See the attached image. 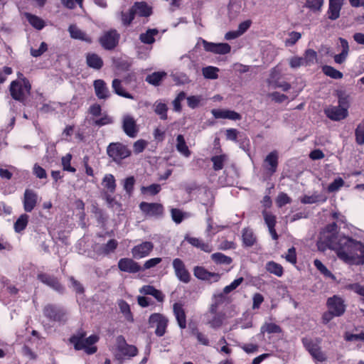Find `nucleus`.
Here are the masks:
<instances>
[{
  "mask_svg": "<svg viewBox=\"0 0 364 364\" xmlns=\"http://www.w3.org/2000/svg\"><path fill=\"white\" fill-rule=\"evenodd\" d=\"M266 269L277 277H281L283 274V267L282 265L273 261L268 262L266 264Z\"/></svg>",
  "mask_w": 364,
  "mask_h": 364,
  "instance_id": "nucleus-42",
  "label": "nucleus"
},
{
  "mask_svg": "<svg viewBox=\"0 0 364 364\" xmlns=\"http://www.w3.org/2000/svg\"><path fill=\"white\" fill-rule=\"evenodd\" d=\"M337 225L336 223H333L330 225H328L325 230H323L320 235L319 240L318 241V247L319 250L324 251L326 248H329L327 240L328 238L333 237L335 239V242H338L339 241V238L335 235L336 232Z\"/></svg>",
  "mask_w": 364,
  "mask_h": 364,
  "instance_id": "nucleus-6",
  "label": "nucleus"
},
{
  "mask_svg": "<svg viewBox=\"0 0 364 364\" xmlns=\"http://www.w3.org/2000/svg\"><path fill=\"white\" fill-rule=\"evenodd\" d=\"M43 314L46 317L54 321L64 322L67 319V314L63 309L51 304L45 306Z\"/></svg>",
  "mask_w": 364,
  "mask_h": 364,
  "instance_id": "nucleus-7",
  "label": "nucleus"
},
{
  "mask_svg": "<svg viewBox=\"0 0 364 364\" xmlns=\"http://www.w3.org/2000/svg\"><path fill=\"white\" fill-rule=\"evenodd\" d=\"M355 140L357 144L362 145L364 144V120H363L355 129Z\"/></svg>",
  "mask_w": 364,
  "mask_h": 364,
  "instance_id": "nucleus-57",
  "label": "nucleus"
},
{
  "mask_svg": "<svg viewBox=\"0 0 364 364\" xmlns=\"http://www.w3.org/2000/svg\"><path fill=\"white\" fill-rule=\"evenodd\" d=\"M262 332H267L268 333H279L282 332V328L279 326L273 323H265L261 328Z\"/></svg>",
  "mask_w": 364,
  "mask_h": 364,
  "instance_id": "nucleus-52",
  "label": "nucleus"
},
{
  "mask_svg": "<svg viewBox=\"0 0 364 364\" xmlns=\"http://www.w3.org/2000/svg\"><path fill=\"white\" fill-rule=\"evenodd\" d=\"M107 153L116 162L121 161L131 154V151L127 146L118 142L111 143L107 146Z\"/></svg>",
  "mask_w": 364,
  "mask_h": 364,
  "instance_id": "nucleus-5",
  "label": "nucleus"
},
{
  "mask_svg": "<svg viewBox=\"0 0 364 364\" xmlns=\"http://www.w3.org/2000/svg\"><path fill=\"white\" fill-rule=\"evenodd\" d=\"M102 184L110 193L115 191L116 181L112 174H106L102 179Z\"/></svg>",
  "mask_w": 364,
  "mask_h": 364,
  "instance_id": "nucleus-37",
  "label": "nucleus"
},
{
  "mask_svg": "<svg viewBox=\"0 0 364 364\" xmlns=\"http://www.w3.org/2000/svg\"><path fill=\"white\" fill-rule=\"evenodd\" d=\"M165 72H154L149 75L146 77V81L151 85L157 86L160 84L161 81L166 76Z\"/></svg>",
  "mask_w": 364,
  "mask_h": 364,
  "instance_id": "nucleus-38",
  "label": "nucleus"
},
{
  "mask_svg": "<svg viewBox=\"0 0 364 364\" xmlns=\"http://www.w3.org/2000/svg\"><path fill=\"white\" fill-rule=\"evenodd\" d=\"M322 70L325 75L333 79H341L343 77L342 73L331 66L325 65L323 67Z\"/></svg>",
  "mask_w": 364,
  "mask_h": 364,
  "instance_id": "nucleus-49",
  "label": "nucleus"
},
{
  "mask_svg": "<svg viewBox=\"0 0 364 364\" xmlns=\"http://www.w3.org/2000/svg\"><path fill=\"white\" fill-rule=\"evenodd\" d=\"M327 306L328 310L333 313L336 316L343 315L346 310L344 301L338 296L328 298L327 300Z\"/></svg>",
  "mask_w": 364,
  "mask_h": 364,
  "instance_id": "nucleus-13",
  "label": "nucleus"
},
{
  "mask_svg": "<svg viewBox=\"0 0 364 364\" xmlns=\"http://www.w3.org/2000/svg\"><path fill=\"white\" fill-rule=\"evenodd\" d=\"M212 259L218 264H229L232 262V259L230 257L225 255L223 253L217 252L211 255Z\"/></svg>",
  "mask_w": 364,
  "mask_h": 364,
  "instance_id": "nucleus-51",
  "label": "nucleus"
},
{
  "mask_svg": "<svg viewBox=\"0 0 364 364\" xmlns=\"http://www.w3.org/2000/svg\"><path fill=\"white\" fill-rule=\"evenodd\" d=\"M331 237L327 240L329 249L336 251L338 257L351 265L364 264V244L349 237L342 236L338 242Z\"/></svg>",
  "mask_w": 364,
  "mask_h": 364,
  "instance_id": "nucleus-1",
  "label": "nucleus"
},
{
  "mask_svg": "<svg viewBox=\"0 0 364 364\" xmlns=\"http://www.w3.org/2000/svg\"><path fill=\"white\" fill-rule=\"evenodd\" d=\"M213 316L212 318L208 319V323L210 326L213 328H217L221 326L223 324V321L224 319V316L222 314H217L216 312L215 314H210Z\"/></svg>",
  "mask_w": 364,
  "mask_h": 364,
  "instance_id": "nucleus-55",
  "label": "nucleus"
},
{
  "mask_svg": "<svg viewBox=\"0 0 364 364\" xmlns=\"http://www.w3.org/2000/svg\"><path fill=\"white\" fill-rule=\"evenodd\" d=\"M117 245V241L116 240L112 239L109 240L105 245L100 246L99 248H96V250L101 254L107 255L114 252Z\"/></svg>",
  "mask_w": 364,
  "mask_h": 364,
  "instance_id": "nucleus-40",
  "label": "nucleus"
},
{
  "mask_svg": "<svg viewBox=\"0 0 364 364\" xmlns=\"http://www.w3.org/2000/svg\"><path fill=\"white\" fill-rule=\"evenodd\" d=\"M314 266L316 269L326 277L331 278L333 280L336 279L335 276L326 268V267L318 259H315L314 262Z\"/></svg>",
  "mask_w": 364,
  "mask_h": 364,
  "instance_id": "nucleus-44",
  "label": "nucleus"
},
{
  "mask_svg": "<svg viewBox=\"0 0 364 364\" xmlns=\"http://www.w3.org/2000/svg\"><path fill=\"white\" fill-rule=\"evenodd\" d=\"M118 267L122 272L136 273L141 270L140 265L130 258H122L119 260Z\"/></svg>",
  "mask_w": 364,
  "mask_h": 364,
  "instance_id": "nucleus-22",
  "label": "nucleus"
},
{
  "mask_svg": "<svg viewBox=\"0 0 364 364\" xmlns=\"http://www.w3.org/2000/svg\"><path fill=\"white\" fill-rule=\"evenodd\" d=\"M159 33L157 29H148L146 33L140 34V41L146 44H152L154 41V36Z\"/></svg>",
  "mask_w": 364,
  "mask_h": 364,
  "instance_id": "nucleus-39",
  "label": "nucleus"
},
{
  "mask_svg": "<svg viewBox=\"0 0 364 364\" xmlns=\"http://www.w3.org/2000/svg\"><path fill=\"white\" fill-rule=\"evenodd\" d=\"M68 31L73 38L81 40L87 43L92 42L91 38L75 25H70L68 28Z\"/></svg>",
  "mask_w": 364,
  "mask_h": 364,
  "instance_id": "nucleus-29",
  "label": "nucleus"
},
{
  "mask_svg": "<svg viewBox=\"0 0 364 364\" xmlns=\"http://www.w3.org/2000/svg\"><path fill=\"white\" fill-rule=\"evenodd\" d=\"M301 37L299 32L292 31L289 34V37L285 40V45L291 46L294 45Z\"/></svg>",
  "mask_w": 364,
  "mask_h": 364,
  "instance_id": "nucleus-63",
  "label": "nucleus"
},
{
  "mask_svg": "<svg viewBox=\"0 0 364 364\" xmlns=\"http://www.w3.org/2000/svg\"><path fill=\"white\" fill-rule=\"evenodd\" d=\"M154 249L151 242L146 241L134 246L132 249V254L135 259H141L148 256Z\"/></svg>",
  "mask_w": 364,
  "mask_h": 364,
  "instance_id": "nucleus-16",
  "label": "nucleus"
},
{
  "mask_svg": "<svg viewBox=\"0 0 364 364\" xmlns=\"http://www.w3.org/2000/svg\"><path fill=\"white\" fill-rule=\"evenodd\" d=\"M279 154L277 151H271L265 157L263 163V168L267 174L273 175L277 169Z\"/></svg>",
  "mask_w": 364,
  "mask_h": 364,
  "instance_id": "nucleus-14",
  "label": "nucleus"
},
{
  "mask_svg": "<svg viewBox=\"0 0 364 364\" xmlns=\"http://www.w3.org/2000/svg\"><path fill=\"white\" fill-rule=\"evenodd\" d=\"M326 196L315 192L311 196H304L302 197L301 202L304 204L323 203L326 200Z\"/></svg>",
  "mask_w": 364,
  "mask_h": 364,
  "instance_id": "nucleus-33",
  "label": "nucleus"
},
{
  "mask_svg": "<svg viewBox=\"0 0 364 364\" xmlns=\"http://www.w3.org/2000/svg\"><path fill=\"white\" fill-rule=\"evenodd\" d=\"M303 343L314 359L321 362L326 360V356L318 344L309 339H303Z\"/></svg>",
  "mask_w": 364,
  "mask_h": 364,
  "instance_id": "nucleus-21",
  "label": "nucleus"
},
{
  "mask_svg": "<svg viewBox=\"0 0 364 364\" xmlns=\"http://www.w3.org/2000/svg\"><path fill=\"white\" fill-rule=\"evenodd\" d=\"M346 288L348 290L353 291L357 294L360 295L361 301L364 303V287L358 283L349 284L346 286Z\"/></svg>",
  "mask_w": 364,
  "mask_h": 364,
  "instance_id": "nucleus-59",
  "label": "nucleus"
},
{
  "mask_svg": "<svg viewBox=\"0 0 364 364\" xmlns=\"http://www.w3.org/2000/svg\"><path fill=\"white\" fill-rule=\"evenodd\" d=\"M121 20L122 24L124 26H129L134 21H136L132 9H130L128 12H122L121 13Z\"/></svg>",
  "mask_w": 364,
  "mask_h": 364,
  "instance_id": "nucleus-56",
  "label": "nucleus"
},
{
  "mask_svg": "<svg viewBox=\"0 0 364 364\" xmlns=\"http://www.w3.org/2000/svg\"><path fill=\"white\" fill-rule=\"evenodd\" d=\"M139 208L143 213L149 217L161 218L164 212V206L157 203L141 202Z\"/></svg>",
  "mask_w": 364,
  "mask_h": 364,
  "instance_id": "nucleus-9",
  "label": "nucleus"
},
{
  "mask_svg": "<svg viewBox=\"0 0 364 364\" xmlns=\"http://www.w3.org/2000/svg\"><path fill=\"white\" fill-rule=\"evenodd\" d=\"M38 279L42 283L46 284L58 292L62 293L64 290L63 287L59 283L58 279L53 276L47 274H39L38 275Z\"/></svg>",
  "mask_w": 364,
  "mask_h": 364,
  "instance_id": "nucleus-23",
  "label": "nucleus"
},
{
  "mask_svg": "<svg viewBox=\"0 0 364 364\" xmlns=\"http://www.w3.org/2000/svg\"><path fill=\"white\" fill-rule=\"evenodd\" d=\"M227 160L225 155L215 156L211 158V161L213 163V168L215 171L221 170L223 168L224 163Z\"/></svg>",
  "mask_w": 364,
  "mask_h": 364,
  "instance_id": "nucleus-50",
  "label": "nucleus"
},
{
  "mask_svg": "<svg viewBox=\"0 0 364 364\" xmlns=\"http://www.w3.org/2000/svg\"><path fill=\"white\" fill-rule=\"evenodd\" d=\"M86 62L89 67L100 70L103 66L102 59L96 53H87Z\"/></svg>",
  "mask_w": 364,
  "mask_h": 364,
  "instance_id": "nucleus-30",
  "label": "nucleus"
},
{
  "mask_svg": "<svg viewBox=\"0 0 364 364\" xmlns=\"http://www.w3.org/2000/svg\"><path fill=\"white\" fill-rule=\"evenodd\" d=\"M95 92L100 100H107L110 97L111 93L105 82L102 80H96L93 83Z\"/></svg>",
  "mask_w": 364,
  "mask_h": 364,
  "instance_id": "nucleus-24",
  "label": "nucleus"
},
{
  "mask_svg": "<svg viewBox=\"0 0 364 364\" xmlns=\"http://www.w3.org/2000/svg\"><path fill=\"white\" fill-rule=\"evenodd\" d=\"M344 181L341 178L338 177L334 179V181L331 183L328 186V191L329 193H335L337 192L341 188L344 186Z\"/></svg>",
  "mask_w": 364,
  "mask_h": 364,
  "instance_id": "nucleus-58",
  "label": "nucleus"
},
{
  "mask_svg": "<svg viewBox=\"0 0 364 364\" xmlns=\"http://www.w3.org/2000/svg\"><path fill=\"white\" fill-rule=\"evenodd\" d=\"M344 0H329L328 17L331 20H336L340 16V11Z\"/></svg>",
  "mask_w": 364,
  "mask_h": 364,
  "instance_id": "nucleus-26",
  "label": "nucleus"
},
{
  "mask_svg": "<svg viewBox=\"0 0 364 364\" xmlns=\"http://www.w3.org/2000/svg\"><path fill=\"white\" fill-rule=\"evenodd\" d=\"M306 5L308 8L314 11H320L323 4V0H306Z\"/></svg>",
  "mask_w": 364,
  "mask_h": 364,
  "instance_id": "nucleus-64",
  "label": "nucleus"
},
{
  "mask_svg": "<svg viewBox=\"0 0 364 364\" xmlns=\"http://www.w3.org/2000/svg\"><path fill=\"white\" fill-rule=\"evenodd\" d=\"M223 292L219 293L214 296V301L210 308V313L215 314L217 311L218 307L220 304L223 303L225 300V296Z\"/></svg>",
  "mask_w": 364,
  "mask_h": 364,
  "instance_id": "nucleus-48",
  "label": "nucleus"
},
{
  "mask_svg": "<svg viewBox=\"0 0 364 364\" xmlns=\"http://www.w3.org/2000/svg\"><path fill=\"white\" fill-rule=\"evenodd\" d=\"M302 58L305 66H310L317 63V53L313 49H307Z\"/></svg>",
  "mask_w": 364,
  "mask_h": 364,
  "instance_id": "nucleus-41",
  "label": "nucleus"
},
{
  "mask_svg": "<svg viewBox=\"0 0 364 364\" xmlns=\"http://www.w3.org/2000/svg\"><path fill=\"white\" fill-rule=\"evenodd\" d=\"M185 240L193 246L199 248L205 252H210L213 251V247L209 243L204 242L199 238L186 236Z\"/></svg>",
  "mask_w": 364,
  "mask_h": 364,
  "instance_id": "nucleus-28",
  "label": "nucleus"
},
{
  "mask_svg": "<svg viewBox=\"0 0 364 364\" xmlns=\"http://www.w3.org/2000/svg\"><path fill=\"white\" fill-rule=\"evenodd\" d=\"M326 116L333 121H340L347 117L348 110L340 106H331L325 109Z\"/></svg>",
  "mask_w": 364,
  "mask_h": 364,
  "instance_id": "nucleus-20",
  "label": "nucleus"
},
{
  "mask_svg": "<svg viewBox=\"0 0 364 364\" xmlns=\"http://www.w3.org/2000/svg\"><path fill=\"white\" fill-rule=\"evenodd\" d=\"M149 326L151 328H156L155 333L158 336H162L166 333L168 320L160 314H153L149 319Z\"/></svg>",
  "mask_w": 364,
  "mask_h": 364,
  "instance_id": "nucleus-8",
  "label": "nucleus"
},
{
  "mask_svg": "<svg viewBox=\"0 0 364 364\" xmlns=\"http://www.w3.org/2000/svg\"><path fill=\"white\" fill-rule=\"evenodd\" d=\"M119 307L126 320L132 322L134 321V318L130 311L129 305L124 301H120L119 302Z\"/></svg>",
  "mask_w": 364,
  "mask_h": 364,
  "instance_id": "nucleus-46",
  "label": "nucleus"
},
{
  "mask_svg": "<svg viewBox=\"0 0 364 364\" xmlns=\"http://www.w3.org/2000/svg\"><path fill=\"white\" fill-rule=\"evenodd\" d=\"M137 20L139 17H147L151 15V8L144 2H136L130 8Z\"/></svg>",
  "mask_w": 364,
  "mask_h": 364,
  "instance_id": "nucleus-25",
  "label": "nucleus"
},
{
  "mask_svg": "<svg viewBox=\"0 0 364 364\" xmlns=\"http://www.w3.org/2000/svg\"><path fill=\"white\" fill-rule=\"evenodd\" d=\"M191 333H192V335H193L196 337V338L199 343H200L201 344H203L204 346H209L210 342H209L208 337L205 334L199 332V331L198 330L197 328H196V327L192 328Z\"/></svg>",
  "mask_w": 364,
  "mask_h": 364,
  "instance_id": "nucleus-61",
  "label": "nucleus"
},
{
  "mask_svg": "<svg viewBox=\"0 0 364 364\" xmlns=\"http://www.w3.org/2000/svg\"><path fill=\"white\" fill-rule=\"evenodd\" d=\"M38 194L34 191L31 189H26L23 198L24 210L28 213L31 212L36 207L38 203Z\"/></svg>",
  "mask_w": 364,
  "mask_h": 364,
  "instance_id": "nucleus-18",
  "label": "nucleus"
},
{
  "mask_svg": "<svg viewBox=\"0 0 364 364\" xmlns=\"http://www.w3.org/2000/svg\"><path fill=\"white\" fill-rule=\"evenodd\" d=\"M119 39V34L117 31L115 29H111L103 33L100 38V43L105 49L112 50L117 46Z\"/></svg>",
  "mask_w": 364,
  "mask_h": 364,
  "instance_id": "nucleus-10",
  "label": "nucleus"
},
{
  "mask_svg": "<svg viewBox=\"0 0 364 364\" xmlns=\"http://www.w3.org/2000/svg\"><path fill=\"white\" fill-rule=\"evenodd\" d=\"M18 79L11 82L9 91L13 99L23 102L30 95L31 86L22 73L18 74Z\"/></svg>",
  "mask_w": 364,
  "mask_h": 364,
  "instance_id": "nucleus-2",
  "label": "nucleus"
},
{
  "mask_svg": "<svg viewBox=\"0 0 364 364\" xmlns=\"http://www.w3.org/2000/svg\"><path fill=\"white\" fill-rule=\"evenodd\" d=\"M71 159L72 155L70 154H67L65 156L62 157V165L65 171L75 172V168L70 166Z\"/></svg>",
  "mask_w": 364,
  "mask_h": 364,
  "instance_id": "nucleus-62",
  "label": "nucleus"
},
{
  "mask_svg": "<svg viewBox=\"0 0 364 364\" xmlns=\"http://www.w3.org/2000/svg\"><path fill=\"white\" fill-rule=\"evenodd\" d=\"M112 87L114 92L119 96H121V97H123L125 98H128V99H132V100L134 99L133 95L125 92V90H124V88L122 85V81L120 80L114 79L112 80Z\"/></svg>",
  "mask_w": 364,
  "mask_h": 364,
  "instance_id": "nucleus-34",
  "label": "nucleus"
},
{
  "mask_svg": "<svg viewBox=\"0 0 364 364\" xmlns=\"http://www.w3.org/2000/svg\"><path fill=\"white\" fill-rule=\"evenodd\" d=\"M122 127L126 133L130 137H135L138 132L136 122L134 118L129 115L125 114L122 118Z\"/></svg>",
  "mask_w": 364,
  "mask_h": 364,
  "instance_id": "nucleus-19",
  "label": "nucleus"
},
{
  "mask_svg": "<svg viewBox=\"0 0 364 364\" xmlns=\"http://www.w3.org/2000/svg\"><path fill=\"white\" fill-rule=\"evenodd\" d=\"M188 106L196 109L203 105V97L201 95H193L186 98Z\"/></svg>",
  "mask_w": 364,
  "mask_h": 364,
  "instance_id": "nucleus-47",
  "label": "nucleus"
},
{
  "mask_svg": "<svg viewBox=\"0 0 364 364\" xmlns=\"http://www.w3.org/2000/svg\"><path fill=\"white\" fill-rule=\"evenodd\" d=\"M193 274L198 279L210 282H216L220 279L218 273L210 272L204 267L198 266L193 269Z\"/></svg>",
  "mask_w": 364,
  "mask_h": 364,
  "instance_id": "nucleus-17",
  "label": "nucleus"
},
{
  "mask_svg": "<svg viewBox=\"0 0 364 364\" xmlns=\"http://www.w3.org/2000/svg\"><path fill=\"white\" fill-rule=\"evenodd\" d=\"M173 309L179 327L181 328H185L186 327V318L182 304L179 303H175L173 304Z\"/></svg>",
  "mask_w": 364,
  "mask_h": 364,
  "instance_id": "nucleus-27",
  "label": "nucleus"
},
{
  "mask_svg": "<svg viewBox=\"0 0 364 364\" xmlns=\"http://www.w3.org/2000/svg\"><path fill=\"white\" fill-rule=\"evenodd\" d=\"M161 191V186L159 184H151L149 186H142L141 191L143 194H147L149 196H155Z\"/></svg>",
  "mask_w": 364,
  "mask_h": 364,
  "instance_id": "nucleus-53",
  "label": "nucleus"
},
{
  "mask_svg": "<svg viewBox=\"0 0 364 364\" xmlns=\"http://www.w3.org/2000/svg\"><path fill=\"white\" fill-rule=\"evenodd\" d=\"M267 83L270 87L273 89L280 88L284 92L288 91L291 87L289 82L281 80L279 72L275 69L271 71Z\"/></svg>",
  "mask_w": 364,
  "mask_h": 364,
  "instance_id": "nucleus-11",
  "label": "nucleus"
},
{
  "mask_svg": "<svg viewBox=\"0 0 364 364\" xmlns=\"http://www.w3.org/2000/svg\"><path fill=\"white\" fill-rule=\"evenodd\" d=\"M173 268L176 277L183 283H188L191 280V274L186 269L183 262L176 258L173 260Z\"/></svg>",
  "mask_w": 364,
  "mask_h": 364,
  "instance_id": "nucleus-12",
  "label": "nucleus"
},
{
  "mask_svg": "<svg viewBox=\"0 0 364 364\" xmlns=\"http://www.w3.org/2000/svg\"><path fill=\"white\" fill-rule=\"evenodd\" d=\"M0 285L2 291L8 292L12 295L16 294L18 292V289L14 286L9 284V281L5 278L1 279Z\"/></svg>",
  "mask_w": 364,
  "mask_h": 364,
  "instance_id": "nucleus-54",
  "label": "nucleus"
},
{
  "mask_svg": "<svg viewBox=\"0 0 364 364\" xmlns=\"http://www.w3.org/2000/svg\"><path fill=\"white\" fill-rule=\"evenodd\" d=\"M85 336L84 332H78L70 338V341L76 350H84L89 355L95 353L97 351V348L92 345L97 342L99 337L96 335H91L85 338Z\"/></svg>",
  "mask_w": 364,
  "mask_h": 364,
  "instance_id": "nucleus-3",
  "label": "nucleus"
},
{
  "mask_svg": "<svg viewBox=\"0 0 364 364\" xmlns=\"http://www.w3.org/2000/svg\"><path fill=\"white\" fill-rule=\"evenodd\" d=\"M153 107L154 112L159 116L161 119H167L168 106L166 103L163 102L161 100H157L154 102Z\"/></svg>",
  "mask_w": 364,
  "mask_h": 364,
  "instance_id": "nucleus-31",
  "label": "nucleus"
},
{
  "mask_svg": "<svg viewBox=\"0 0 364 364\" xmlns=\"http://www.w3.org/2000/svg\"><path fill=\"white\" fill-rule=\"evenodd\" d=\"M202 43L205 50L215 54L224 55L230 53L231 47L225 43H214L202 40Z\"/></svg>",
  "mask_w": 364,
  "mask_h": 364,
  "instance_id": "nucleus-15",
  "label": "nucleus"
},
{
  "mask_svg": "<svg viewBox=\"0 0 364 364\" xmlns=\"http://www.w3.org/2000/svg\"><path fill=\"white\" fill-rule=\"evenodd\" d=\"M219 69L216 67L208 66L202 70L205 78L215 80L218 77V73Z\"/></svg>",
  "mask_w": 364,
  "mask_h": 364,
  "instance_id": "nucleus-45",
  "label": "nucleus"
},
{
  "mask_svg": "<svg viewBox=\"0 0 364 364\" xmlns=\"http://www.w3.org/2000/svg\"><path fill=\"white\" fill-rule=\"evenodd\" d=\"M176 147L177 151L185 157H189L191 156V151L186 145L183 135L179 134L177 136Z\"/></svg>",
  "mask_w": 364,
  "mask_h": 364,
  "instance_id": "nucleus-32",
  "label": "nucleus"
},
{
  "mask_svg": "<svg viewBox=\"0 0 364 364\" xmlns=\"http://www.w3.org/2000/svg\"><path fill=\"white\" fill-rule=\"evenodd\" d=\"M29 216L26 214H22L14 223V229L16 232H20L24 230L28 224Z\"/></svg>",
  "mask_w": 364,
  "mask_h": 364,
  "instance_id": "nucleus-43",
  "label": "nucleus"
},
{
  "mask_svg": "<svg viewBox=\"0 0 364 364\" xmlns=\"http://www.w3.org/2000/svg\"><path fill=\"white\" fill-rule=\"evenodd\" d=\"M25 16L26 17V19L29 23L35 28L41 30L45 26L44 21L40 17L29 13H26Z\"/></svg>",
  "mask_w": 364,
  "mask_h": 364,
  "instance_id": "nucleus-36",
  "label": "nucleus"
},
{
  "mask_svg": "<svg viewBox=\"0 0 364 364\" xmlns=\"http://www.w3.org/2000/svg\"><path fill=\"white\" fill-rule=\"evenodd\" d=\"M338 106L345 108L348 110L350 106V96L346 94L344 92H339L338 94Z\"/></svg>",
  "mask_w": 364,
  "mask_h": 364,
  "instance_id": "nucleus-60",
  "label": "nucleus"
},
{
  "mask_svg": "<svg viewBox=\"0 0 364 364\" xmlns=\"http://www.w3.org/2000/svg\"><path fill=\"white\" fill-rule=\"evenodd\" d=\"M137 353L138 350L136 347L127 344L123 336H119L117 338L114 355L119 364H122L125 359H129L136 355Z\"/></svg>",
  "mask_w": 364,
  "mask_h": 364,
  "instance_id": "nucleus-4",
  "label": "nucleus"
},
{
  "mask_svg": "<svg viewBox=\"0 0 364 364\" xmlns=\"http://www.w3.org/2000/svg\"><path fill=\"white\" fill-rule=\"evenodd\" d=\"M242 239L245 247H252L256 242V237L250 229L245 228L242 230Z\"/></svg>",
  "mask_w": 364,
  "mask_h": 364,
  "instance_id": "nucleus-35",
  "label": "nucleus"
}]
</instances>
